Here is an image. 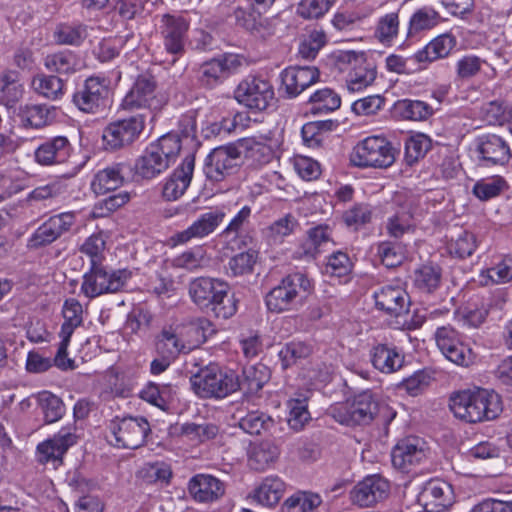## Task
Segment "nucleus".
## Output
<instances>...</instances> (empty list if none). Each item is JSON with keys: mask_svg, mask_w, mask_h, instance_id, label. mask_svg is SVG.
I'll return each instance as SVG.
<instances>
[{"mask_svg": "<svg viewBox=\"0 0 512 512\" xmlns=\"http://www.w3.org/2000/svg\"><path fill=\"white\" fill-rule=\"evenodd\" d=\"M229 292L228 283L217 278L198 277L189 284V295L193 302L222 319L232 317L237 311V301Z\"/></svg>", "mask_w": 512, "mask_h": 512, "instance_id": "1", "label": "nucleus"}, {"mask_svg": "<svg viewBox=\"0 0 512 512\" xmlns=\"http://www.w3.org/2000/svg\"><path fill=\"white\" fill-rule=\"evenodd\" d=\"M449 407L455 417L468 423L492 420L501 412L498 395L484 389L456 393L450 398Z\"/></svg>", "mask_w": 512, "mask_h": 512, "instance_id": "2", "label": "nucleus"}, {"mask_svg": "<svg viewBox=\"0 0 512 512\" xmlns=\"http://www.w3.org/2000/svg\"><path fill=\"white\" fill-rule=\"evenodd\" d=\"M181 150V140L174 133H168L151 143L138 158L135 170L145 179H152L168 169Z\"/></svg>", "mask_w": 512, "mask_h": 512, "instance_id": "3", "label": "nucleus"}, {"mask_svg": "<svg viewBox=\"0 0 512 512\" xmlns=\"http://www.w3.org/2000/svg\"><path fill=\"white\" fill-rule=\"evenodd\" d=\"M195 393L201 398L222 399L236 392L239 376L232 369L209 364L191 378Z\"/></svg>", "mask_w": 512, "mask_h": 512, "instance_id": "4", "label": "nucleus"}, {"mask_svg": "<svg viewBox=\"0 0 512 512\" xmlns=\"http://www.w3.org/2000/svg\"><path fill=\"white\" fill-rule=\"evenodd\" d=\"M311 289V281L305 274L300 272L289 274L267 293L266 306L269 311L275 313L290 311L307 298Z\"/></svg>", "mask_w": 512, "mask_h": 512, "instance_id": "5", "label": "nucleus"}, {"mask_svg": "<svg viewBox=\"0 0 512 512\" xmlns=\"http://www.w3.org/2000/svg\"><path fill=\"white\" fill-rule=\"evenodd\" d=\"M189 27V20L182 15L161 16L159 33L164 51L159 52L160 63L174 65L185 54Z\"/></svg>", "mask_w": 512, "mask_h": 512, "instance_id": "6", "label": "nucleus"}, {"mask_svg": "<svg viewBox=\"0 0 512 512\" xmlns=\"http://www.w3.org/2000/svg\"><path fill=\"white\" fill-rule=\"evenodd\" d=\"M396 153L392 143L385 137L369 136L353 148L350 161L360 168H388L395 162Z\"/></svg>", "mask_w": 512, "mask_h": 512, "instance_id": "7", "label": "nucleus"}, {"mask_svg": "<svg viewBox=\"0 0 512 512\" xmlns=\"http://www.w3.org/2000/svg\"><path fill=\"white\" fill-rule=\"evenodd\" d=\"M131 277L132 273L127 269L107 271L103 265L90 266L83 275L80 289L87 298L93 299L121 291Z\"/></svg>", "mask_w": 512, "mask_h": 512, "instance_id": "8", "label": "nucleus"}, {"mask_svg": "<svg viewBox=\"0 0 512 512\" xmlns=\"http://www.w3.org/2000/svg\"><path fill=\"white\" fill-rule=\"evenodd\" d=\"M337 66L340 71L346 73V86L351 92H359L365 89L376 79V67L368 61L363 52H340L337 56Z\"/></svg>", "mask_w": 512, "mask_h": 512, "instance_id": "9", "label": "nucleus"}, {"mask_svg": "<svg viewBox=\"0 0 512 512\" xmlns=\"http://www.w3.org/2000/svg\"><path fill=\"white\" fill-rule=\"evenodd\" d=\"M199 334V327L194 325H170L164 327L156 337L157 354H167L176 359L180 354H187L198 346L194 335Z\"/></svg>", "mask_w": 512, "mask_h": 512, "instance_id": "10", "label": "nucleus"}, {"mask_svg": "<svg viewBox=\"0 0 512 512\" xmlns=\"http://www.w3.org/2000/svg\"><path fill=\"white\" fill-rule=\"evenodd\" d=\"M144 127V114H137L109 123L102 134L105 149L116 151L131 145L139 138Z\"/></svg>", "mask_w": 512, "mask_h": 512, "instance_id": "11", "label": "nucleus"}, {"mask_svg": "<svg viewBox=\"0 0 512 512\" xmlns=\"http://www.w3.org/2000/svg\"><path fill=\"white\" fill-rule=\"evenodd\" d=\"M243 64V58L238 54L225 53L205 61L197 69V82L206 89H213L222 84L231 74Z\"/></svg>", "mask_w": 512, "mask_h": 512, "instance_id": "12", "label": "nucleus"}, {"mask_svg": "<svg viewBox=\"0 0 512 512\" xmlns=\"http://www.w3.org/2000/svg\"><path fill=\"white\" fill-rule=\"evenodd\" d=\"M437 347L452 363L468 367L475 362L476 354L452 326H442L435 332Z\"/></svg>", "mask_w": 512, "mask_h": 512, "instance_id": "13", "label": "nucleus"}, {"mask_svg": "<svg viewBox=\"0 0 512 512\" xmlns=\"http://www.w3.org/2000/svg\"><path fill=\"white\" fill-rule=\"evenodd\" d=\"M379 407L369 393L357 395L350 404H341L331 409L333 418L340 424L347 426L369 424Z\"/></svg>", "mask_w": 512, "mask_h": 512, "instance_id": "14", "label": "nucleus"}, {"mask_svg": "<svg viewBox=\"0 0 512 512\" xmlns=\"http://www.w3.org/2000/svg\"><path fill=\"white\" fill-rule=\"evenodd\" d=\"M110 430L115 437L116 446L137 449L145 443L150 425L143 417L129 416L112 420Z\"/></svg>", "mask_w": 512, "mask_h": 512, "instance_id": "15", "label": "nucleus"}, {"mask_svg": "<svg viewBox=\"0 0 512 512\" xmlns=\"http://www.w3.org/2000/svg\"><path fill=\"white\" fill-rule=\"evenodd\" d=\"M158 84L156 78L149 74H140L130 90L122 100L124 110H151L160 106V100L157 97Z\"/></svg>", "mask_w": 512, "mask_h": 512, "instance_id": "16", "label": "nucleus"}, {"mask_svg": "<svg viewBox=\"0 0 512 512\" xmlns=\"http://www.w3.org/2000/svg\"><path fill=\"white\" fill-rule=\"evenodd\" d=\"M475 155L477 165L484 168L505 166L512 153L505 139L496 134H485L476 139Z\"/></svg>", "mask_w": 512, "mask_h": 512, "instance_id": "17", "label": "nucleus"}, {"mask_svg": "<svg viewBox=\"0 0 512 512\" xmlns=\"http://www.w3.org/2000/svg\"><path fill=\"white\" fill-rule=\"evenodd\" d=\"M274 98L269 81L259 77H247L237 86L235 99L250 109L265 110Z\"/></svg>", "mask_w": 512, "mask_h": 512, "instance_id": "18", "label": "nucleus"}, {"mask_svg": "<svg viewBox=\"0 0 512 512\" xmlns=\"http://www.w3.org/2000/svg\"><path fill=\"white\" fill-rule=\"evenodd\" d=\"M240 160L241 155L237 143L221 146L208 155L204 172L211 181L220 182L234 173Z\"/></svg>", "mask_w": 512, "mask_h": 512, "instance_id": "19", "label": "nucleus"}, {"mask_svg": "<svg viewBox=\"0 0 512 512\" xmlns=\"http://www.w3.org/2000/svg\"><path fill=\"white\" fill-rule=\"evenodd\" d=\"M108 93L105 79L92 76L74 93L73 103L79 110L95 114L105 108Z\"/></svg>", "mask_w": 512, "mask_h": 512, "instance_id": "20", "label": "nucleus"}, {"mask_svg": "<svg viewBox=\"0 0 512 512\" xmlns=\"http://www.w3.org/2000/svg\"><path fill=\"white\" fill-rule=\"evenodd\" d=\"M74 224V213L66 212L54 215L34 231L28 240L27 246L36 250L50 245L68 232Z\"/></svg>", "mask_w": 512, "mask_h": 512, "instance_id": "21", "label": "nucleus"}, {"mask_svg": "<svg viewBox=\"0 0 512 512\" xmlns=\"http://www.w3.org/2000/svg\"><path fill=\"white\" fill-rule=\"evenodd\" d=\"M390 493V483L374 474L365 477L350 492L351 501L360 507H370L384 501Z\"/></svg>", "mask_w": 512, "mask_h": 512, "instance_id": "22", "label": "nucleus"}, {"mask_svg": "<svg viewBox=\"0 0 512 512\" xmlns=\"http://www.w3.org/2000/svg\"><path fill=\"white\" fill-rule=\"evenodd\" d=\"M419 502L426 512H445L455 502L452 486L441 479H431L425 483L419 494Z\"/></svg>", "mask_w": 512, "mask_h": 512, "instance_id": "23", "label": "nucleus"}, {"mask_svg": "<svg viewBox=\"0 0 512 512\" xmlns=\"http://www.w3.org/2000/svg\"><path fill=\"white\" fill-rule=\"evenodd\" d=\"M226 214L222 209L216 208L200 215L187 229L175 233L171 237L174 245H182L192 239H201L213 233L223 222Z\"/></svg>", "mask_w": 512, "mask_h": 512, "instance_id": "24", "label": "nucleus"}, {"mask_svg": "<svg viewBox=\"0 0 512 512\" xmlns=\"http://www.w3.org/2000/svg\"><path fill=\"white\" fill-rule=\"evenodd\" d=\"M319 70L314 66H291L281 73V87L288 98H295L319 80Z\"/></svg>", "mask_w": 512, "mask_h": 512, "instance_id": "25", "label": "nucleus"}, {"mask_svg": "<svg viewBox=\"0 0 512 512\" xmlns=\"http://www.w3.org/2000/svg\"><path fill=\"white\" fill-rule=\"evenodd\" d=\"M72 150V145L67 137L55 136L37 147L34 158L42 166L63 164L70 158Z\"/></svg>", "mask_w": 512, "mask_h": 512, "instance_id": "26", "label": "nucleus"}, {"mask_svg": "<svg viewBox=\"0 0 512 512\" xmlns=\"http://www.w3.org/2000/svg\"><path fill=\"white\" fill-rule=\"evenodd\" d=\"M391 458L395 468L409 472L426 458V452L420 439L408 437L393 448Z\"/></svg>", "mask_w": 512, "mask_h": 512, "instance_id": "27", "label": "nucleus"}, {"mask_svg": "<svg viewBox=\"0 0 512 512\" xmlns=\"http://www.w3.org/2000/svg\"><path fill=\"white\" fill-rule=\"evenodd\" d=\"M77 436L72 428H62L51 439L40 443L37 447L38 460L41 463L59 461L66 451L76 444Z\"/></svg>", "mask_w": 512, "mask_h": 512, "instance_id": "28", "label": "nucleus"}, {"mask_svg": "<svg viewBox=\"0 0 512 512\" xmlns=\"http://www.w3.org/2000/svg\"><path fill=\"white\" fill-rule=\"evenodd\" d=\"M376 307L398 317L408 311L409 296L400 286L386 285L374 292Z\"/></svg>", "mask_w": 512, "mask_h": 512, "instance_id": "29", "label": "nucleus"}, {"mask_svg": "<svg viewBox=\"0 0 512 512\" xmlns=\"http://www.w3.org/2000/svg\"><path fill=\"white\" fill-rule=\"evenodd\" d=\"M195 165V157L187 155L181 165L174 170L163 186V197L168 201L179 199L190 185Z\"/></svg>", "mask_w": 512, "mask_h": 512, "instance_id": "30", "label": "nucleus"}, {"mask_svg": "<svg viewBox=\"0 0 512 512\" xmlns=\"http://www.w3.org/2000/svg\"><path fill=\"white\" fill-rule=\"evenodd\" d=\"M188 491L197 502H213L224 495L225 485L212 475L197 474L190 479Z\"/></svg>", "mask_w": 512, "mask_h": 512, "instance_id": "31", "label": "nucleus"}, {"mask_svg": "<svg viewBox=\"0 0 512 512\" xmlns=\"http://www.w3.org/2000/svg\"><path fill=\"white\" fill-rule=\"evenodd\" d=\"M370 361L381 373L391 374L402 368L404 355L393 345L378 343L370 350Z\"/></svg>", "mask_w": 512, "mask_h": 512, "instance_id": "32", "label": "nucleus"}, {"mask_svg": "<svg viewBox=\"0 0 512 512\" xmlns=\"http://www.w3.org/2000/svg\"><path fill=\"white\" fill-rule=\"evenodd\" d=\"M241 159L254 168L270 163L274 158L272 147L255 138H243L238 142Z\"/></svg>", "mask_w": 512, "mask_h": 512, "instance_id": "33", "label": "nucleus"}, {"mask_svg": "<svg viewBox=\"0 0 512 512\" xmlns=\"http://www.w3.org/2000/svg\"><path fill=\"white\" fill-rule=\"evenodd\" d=\"M125 163H115L97 171L91 181V189L96 195H104L121 187L124 183Z\"/></svg>", "mask_w": 512, "mask_h": 512, "instance_id": "34", "label": "nucleus"}, {"mask_svg": "<svg viewBox=\"0 0 512 512\" xmlns=\"http://www.w3.org/2000/svg\"><path fill=\"white\" fill-rule=\"evenodd\" d=\"M233 13L237 24L246 30L257 34L260 37H265L266 35L273 33L268 20L262 18L261 12L256 10L253 5H239L234 9Z\"/></svg>", "mask_w": 512, "mask_h": 512, "instance_id": "35", "label": "nucleus"}, {"mask_svg": "<svg viewBox=\"0 0 512 512\" xmlns=\"http://www.w3.org/2000/svg\"><path fill=\"white\" fill-rule=\"evenodd\" d=\"M20 117L25 126L39 129L57 120L58 109L45 104L26 105L21 109Z\"/></svg>", "mask_w": 512, "mask_h": 512, "instance_id": "36", "label": "nucleus"}, {"mask_svg": "<svg viewBox=\"0 0 512 512\" xmlns=\"http://www.w3.org/2000/svg\"><path fill=\"white\" fill-rule=\"evenodd\" d=\"M455 45L456 38L453 35L448 33L442 34L429 42L423 49L416 52L413 58L419 63L433 62L447 57Z\"/></svg>", "mask_w": 512, "mask_h": 512, "instance_id": "37", "label": "nucleus"}, {"mask_svg": "<svg viewBox=\"0 0 512 512\" xmlns=\"http://www.w3.org/2000/svg\"><path fill=\"white\" fill-rule=\"evenodd\" d=\"M285 491L284 482L277 476L266 477L254 490L252 498L259 504L274 507Z\"/></svg>", "mask_w": 512, "mask_h": 512, "instance_id": "38", "label": "nucleus"}, {"mask_svg": "<svg viewBox=\"0 0 512 512\" xmlns=\"http://www.w3.org/2000/svg\"><path fill=\"white\" fill-rule=\"evenodd\" d=\"M400 30L399 9L381 15L375 25L374 38L385 46H390Z\"/></svg>", "mask_w": 512, "mask_h": 512, "instance_id": "39", "label": "nucleus"}, {"mask_svg": "<svg viewBox=\"0 0 512 512\" xmlns=\"http://www.w3.org/2000/svg\"><path fill=\"white\" fill-rule=\"evenodd\" d=\"M332 242V230L326 224L317 225L307 232V239L301 245L300 256L315 258L321 247Z\"/></svg>", "mask_w": 512, "mask_h": 512, "instance_id": "40", "label": "nucleus"}, {"mask_svg": "<svg viewBox=\"0 0 512 512\" xmlns=\"http://www.w3.org/2000/svg\"><path fill=\"white\" fill-rule=\"evenodd\" d=\"M270 378V372L264 364L247 366L243 369L242 378H239V389L246 393H257Z\"/></svg>", "mask_w": 512, "mask_h": 512, "instance_id": "41", "label": "nucleus"}, {"mask_svg": "<svg viewBox=\"0 0 512 512\" xmlns=\"http://www.w3.org/2000/svg\"><path fill=\"white\" fill-rule=\"evenodd\" d=\"M278 447L271 442H261L254 445L250 452L248 463L256 471H264L270 467L278 458Z\"/></svg>", "mask_w": 512, "mask_h": 512, "instance_id": "42", "label": "nucleus"}, {"mask_svg": "<svg viewBox=\"0 0 512 512\" xmlns=\"http://www.w3.org/2000/svg\"><path fill=\"white\" fill-rule=\"evenodd\" d=\"M322 504L319 494L309 491H298L288 497L284 504V512H316Z\"/></svg>", "mask_w": 512, "mask_h": 512, "instance_id": "43", "label": "nucleus"}, {"mask_svg": "<svg viewBox=\"0 0 512 512\" xmlns=\"http://www.w3.org/2000/svg\"><path fill=\"white\" fill-rule=\"evenodd\" d=\"M62 314L64 322L61 327L60 337L70 339L74 330L83 322V308L76 299H67L63 305Z\"/></svg>", "mask_w": 512, "mask_h": 512, "instance_id": "44", "label": "nucleus"}, {"mask_svg": "<svg viewBox=\"0 0 512 512\" xmlns=\"http://www.w3.org/2000/svg\"><path fill=\"white\" fill-rule=\"evenodd\" d=\"M406 247L396 241H383L377 245V256L387 268L400 266L406 259Z\"/></svg>", "mask_w": 512, "mask_h": 512, "instance_id": "45", "label": "nucleus"}, {"mask_svg": "<svg viewBox=\"0 0 512 512\" xmlns=\"http://www.w3.org/2000/svg\"><path fill=\"white\" fill-rule=\"evenodd\" d=\"M442 271L438 266L423 265L414 272V285L424 293H432L440 286Z\"/></svg>", "mask_w": 512, "mask_h": 512, "instance_id": "46", "label": "nucleus"}, {"mask_svg": "<svg viewBox=\"0 0 512 512\" xmlns=\"http://www.w3.org/2000/svg\"><path fill=\"white\" fill-rule=\"evenodd\" d=\"M275 422L269 415L260 411H251L239 419V427L251 435H260L268 432Z\"/></svg>", "mask_w": 512, "mask_h": 512, "instance_id": "47", "label": "nucleus"}, {"mask_svg": "<svg viewBox=\"0 0 512 512\" xmlns=\"http://www.w3.org/2000/svg\"><path fill=\"white\" fill-rule=\"evenodd\" d=\"M33 89L40 95L56 100L64 93V82L54 75L39 74L32 80Z\"/></svg>", "mask_w": 512, "mask_h": 512, "instance_id": "48", "label": "nucleus"}, {"mask_svg": "<svg viewBox=\"0 0 512 512\" xmlns=\"http://www.w3.org/2000/svg\"><path fill=\"white\" fill-rule=\"evenodd\" d=\"M309 103L313 113H329L337 110L341 105L340 96L330 88L317 90L310 96Z\"/></svg>", "mask_w": 512, "mask_h": 512, "instance_id": "49", "label": "nucleus"}, {"mask_svg": "<svg viewBox=\"0 0 512 512\" xmlns=\"http://www.w3.org/2000/svg\"><path fill=\"white\" fill-rule=\"evenodd\" d=\"M395 109L403 118L414 121L426 120L433 114L432 107L420 100H399Z\"/></svg>", "mask_w": 512, "mask_h": 512, "instance_id": "50", "label": "nucleus"}, {"mask_svg": "<svg viewBox=\"0 0 512 512\" xmlns=\"http://www.w3.org/2000/svg\"><path fill=\"white\" fill-rule=\"evenodd\" d=\"M54 37L59 44L78 46L87 37V27L81 23H62L57 26Z\"/></svg>", "mask_w": 512, "mask_h": 512, "instance_id": "51", "label": "nucleus"}, {"mask_svg": "<svg viewBox=\"0 0 512 512\" xmlns=\"http://www.w3.org/2000/svg\"><path fill=\"white\" fill-rule=\"evenodd\" d=\"M507 188L505 179L499 175L477 181L473 194L481 201H488L499 196Z\"/></svg>", "mask_w": 512, "mask_h": 512, "instance_id": "52", "label": "nucleus"}, {"mask_svg": "<svg viewBox=\"0 0 512 512\" xmlns=\"http://www.w3.org/2000/svg\"><path fill=\"white\" fill-rule=\"evenodd\" d=\"M44 64L51 72L69 74L76 71L78 62L71 51L65 50L47 55Z\"/></svg>", "mask_w": 512, "mask_h": 512, "instance_id": "53", "label": "nucleus"}, {"mask_svg": "<svg viewBox=\"0 0 512 512\" xmlns=\"http://www.w3.org/2000/svg\"><path fill=\"white\" fill-rule=\"evenodd\" d=\"M480 277L485 279L484 284H488L489 281L494 284L512 281V254L505 255L493 267L482 271Z\"/></svg>", "mask_w": 512, "mask_h": 512, "instance_id": "54", "label": "nucleus"}, {"mask_svg": "<svg viewBox=\"0 0 512 512\" xmlns=\"http://www.w3.org/2000/svg\"><path fill=\"white\" fill-rule=\"evenodd\" d=\"M313 352V347L305 342H289L279 351L284 368H288L296 364L301 359L308 358Z\"/></svg>", "mask_w": 512, "mask_h": 512, "instance_id": "55", "label": "nucleus"}, {"mask_svg": "<svg viewBox=\"0 0 512 512\" xmlns=\"http://www.w3.org/2000/svg\"><path fill=\"white\" fill-rule=\"evenodd\" d=\"M482 111L484 119L491 125L512 123V107L503 101H491L484 105Z\"/></svg>", "mask_w": 512, "mask_h": 512, "instance_id": "56", "label": "nucleus"}, {"mask_svg": "<svg viewBox=\"0 0 512 512\" xmlns=\"http://www.w3.org/2000/svg\"><path fill=\"white\" fill-rule=\"evenodd\" d=\"M140 397L164 410L172 399V388L170 385H158L149 382L140 392Z\"/></svg>", "mask_w": 512, "mask_h": 512, "instance_id": "57", "label": "nucleus"}, {"mask_svg": "<svg viewBox=\"0 0 512 512\" xmlns=\"http://www.w3.org/2000/svg\"><path fill=\"white\" fill-rule=\"evenodd\" d=\"M413 211L409 206L408 209L402 207L392 217L388 219L386 230L387 233L394 238H400L409 232L413 227Z\"/></svg>", "mask_w": 512, "mask_h": 512, "instance_id": "58", "label": "nucleus"}, {"mask_svg": "<svg viewBox=\"0 0 512 512\" xmlns=\"http://www.w3.org/2000/svg\"><path fill=\"white\" fill-rule=\"evenodd\" d=\"M440 15L431 7H423L418 9L409 22V33H417L419 31L428 30L435 27L440 22Z\"/></svg>", "mask_w": 512, "mask_h": 512, "instance_id": "59", "label": "nucleus"}, {"mask_svg": "<svg viewBox=\"0 0 512 512\" xmlns=\"http://www.w3.org/2000/svg\"><path fill=\"white\" fill-rule=\"evenodd\" d=\"M289 408L288 424L291 429L300 431L305 424L310 420V413L308 411L307 399H290L287 402Z\"/></svg>", "mask_w": 512, "mask_h": 512, "instance_id": "60", "label": "nucleus"}, {"mask_svg": "<svg viewBox=\"0 0 512 512\" xmlns=\"http://www.w3.org/2000/svg\"><path fill=\"white\" fill-rule=\"evenodd\" d=\"M372 219V209L368 204L359 203L353 205L342 215V220L346 226L358 230L364 225L370 223Z\"/></svg>", "mask_w": 512, "mask_h": 512, "instance_id": "61", "label": "nucleus"}, {"mask_svg": "<svg viewBox=\"0 0 512 512\" xmlns=\"http://www.w3.org/2000/svg\"><path fill=\"white\" fill-rule=\"evenodd\" d=\"M298 225V221L291 214H287L284 217L274 221L267 229L266 235L273 243H282L286 236L293 233L294 229Z\"/></svg>", "mask_w": 512, "mask_h": 512, "instance_id": "62", "label": "nucleus"}, {"mask_svg": "<svg viewBox=\"0 0 512 512\" xmlns=\"http://www.w3.org/2000/svg\"><path fill=\"white\" fill-rule=\"evenodd\" d=\"M476 247L477 240L475 235L469 231H462L456 239L451 241L448 249L452 256L464 259L471 256Z\"/></svg>", "mask_w": 512, "mask_h": 512, "instance_id": "63", "label": "nucleus"}, {"mask_svg": "<svg viewBox=\"0 0 512 512\" xmlns=\"http://www.w3.org/2000/svg\"><path fill=\"white\" fill-rule=\"evenodd\" d=\"M331 122L314 121L303 125L301 134L309 147H318L324 141V134L330 130Z\"/></svg>", "mask_w": 512, "mask_h": 512, "instance_id": "64", "label": "nucleus"}]
</instances>
